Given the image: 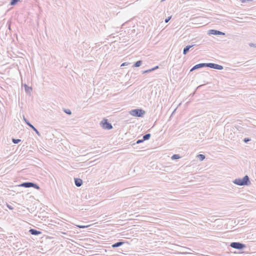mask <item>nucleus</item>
<instances>
[{
	"mask_svg": "<svg viewBox=\"0 0 256 256\" xmlns=\"http://www.w3.org/2000/svg\"><path fill=\"white\" fill-rule=\"evenodd\" d=\"M142 64V60H138V61L134 63V64L133 66H134V67H138V66H140Z\"/></svg>",
	"mask_w": 256,
	"mask_h": 256,
	"instance_id": "dca6fc26",
	"label": "nucleus"
},
{
	"mask_svg": "<svg viewBox=\"0 0 256 256\" xmlns=\"http://www.w3.org/2000/svg\"><path fill=\"white\" fill-rule=\"evenodd\" d=\"M171 18H172V16H169L168 18H166L164 20L165 22L166 23L170 21V20Z\"/></svg>",
	"mask_w": 256,
	"mask_h": 256,
	"instance_id": "bb28decb",
	"label": "nucleus"
},
{
	"mask_svg": "<svg viewBox=\"0 0 256 256\" xmlns=\"http://www.w3.org/2000/svg\"><path fill=\"white\" fill-rule=\"evenodd\" d=\"M20 0H12L10 4L12 6L16 5Z\"/></svg>",
	"mask_w": 256,
	"mask_h": 256,
	"instance_id": "aec40b11",
	"label": "nucleus"
},
{
	"mask_svg": "<svg viewBox=\"0 0 256 256\" xmlns=\"http://www.w3.org/2000/svg\"><path fill=\"white\" fill-rule=\"evenodd\" d=\"M250 138H246L244 139V142L246 143L248 142H250Z\"/></svg>",
	"mask_w": 256,
	"mask_h": 256,
	"instance_id": "b1692460",
	"label": "nucleus"
},
{
	"mask_svg": "<svg viewBox=\"0 0 256 256\" xmlns=\"http://www.w3.org/2000/svg\"><path fill=\"white\" fill-rule=\"evenodd\" d=\"M29 232L31 234L34 236H38L42 233L40 231L34 228L30 229Z\"/></svg>",
	"mask_w": 256,
	"mask_h": 256,
	"instance_id": "1a4fd4ad",
	"label": "nucleus"
},
{
	"mask_svg": "<svg viewBox=\"0 0 256 256\" xmlns=\"http://www.w3.org/2000/svg\"><path fill=\"white\" fill-rule=\"evenodd\" d=\"M77 226L79 228H88V226H82V225H78Z\"/></svg>",
	"mask_w": 256,
	"mask_h": 256,
	"instance_id": "393cba45",
	"label": "nucleus"
},
{
	"mask_svg": "<svg viewBox=\"0 0 256 256\" xmlns=\"http://www.w3.org/2000/svg\"><path fill=\"white\" fill-rule=\"evenodd\" d=\"M100 126L105 130H110L112 128V124L110 123L107 119L104 118L100 123Z\"/></svg>",
	"mask_w": 256,
	"mask_h": 256,
	"instance_id": "7ed1b4c3",
	"label": "nucleus"
},
{
	"mask_svg": "<svg viewBox=\"0 0 256 256\" xmlns=\"http://www.w3.org/2000/svg\"><path fill=\"white\" fill-rule=\"evenodd\" d=\"M22 85L24 87L25 91L27 94H30L31 93L32 91V88L31 86H28L26 84H23L22 82Z\"/></svg>",
	"mask_w": 256,
	"mask_h": 256,
	"instance_id": "6e6552de",
	"label": "nucleus"
},
{
	"mask_svg": "<svg viewBox=\"0 0 256 256\" xmlns=\"http://www.w3.org/2000/svg\"><path fill=\"white\" fill-rule=\"evenodd\" d=\"M144 141V140H143V139H142V140H138L136 141V144H140V143Z\"/></svg>",
	"mask_w": 256,
	"mask_h": 256,
	"instance_id": "c756f323",
	"label": "nucleus"
},
{
	"mask_svg": "<svg viewBox=\"0 0 256 256\" xmlns=\"http://www.w3.org/2000/svg\"><path fill=\"white\" fill-rule=\"evenodd\" d=\"M23 118H24V121L25 122L26 124L28 126V123H30L29 122V121L28 120H26V118L24 117V116H23Z\"/></svg>",
	"mask_w": 256,
	"mask_h": 256,
	"instance_id": "cd10ccee",
	"label": "nucleus"
},
{
	"mask_svg": "<svg viewBox=\"0 0 256 256\" xmlns=\"http://www.w3.org/2000/svg\"><path fill=\"white\" fill-rule=\"evenodd\" d=\"M242 3H246L247 2L251 1L252 0H240Z\"/></svg>",
	"mask_w": 256,
	"mask_h": 256,
	"instance_id": "7c9ffc66",
	"label": "nucleus"
},
{
	"mask_svg": "<svg viewBox=\"0 0 256 256\" xmlns=\"http://www.w3.org/2000/svg\"><path fill=\"white\" fill-rule=\"evenodd\" d=\"M130 64V63H129V62H125L122 63L121 64L120 66H128Z\"/></svg>",
	"mask_w": 256,
	"mask_h": 256,
	"instance_id": "a878e982",
	"label": "nucleus"
},
{
	"mask_svg": "<svg viewBox=\"0 0 256 256\" xmlns=\"http://www.w3.org/2000/svg\"><path fill=\"white\" fill-rule=\"evenodd\" d=\"M124 243V242H116V243L114 244H112V248H118V247L122 246Z\"/></svg>",
	"mask_w": 256,
	"mask_h": 256,
	"instance_id": "ddd939ff",
	"label": "nucleus"
},
{
	"mask_svg": "<svg viewBox=\"0 0 256 256\" xmlns=\"http://www.w3.org/2000/svg\"><path fill=\"white\" fill-rule=\"evenodd\" d=\"M172 160H177L180 158V156L178 154H174L172 156Z\"/></svg>",
	"mask_w": 256,
	"mask_h": 256,
	"instance_id": "6ab92c4d",
	"label": "nucleus"
},
{
	"mask_svg": "<svg viewBox=\"0 0 256 256\" xmlns=\"http://www.w3.org/2000/svg\"><path fill=\"white\" fill-rule=\"evenodd\" d=\"M210 34H213V35H224L225 34L222 32L215 30H210L208 31V32Z\"/></svg>",
	"mask_w": 256,
	"mask_h": 256,
	"instance_id": "423d86ee",
	"label": "nucleus"
},
{
	"mask_svg": "<svg viewBox=\"0 0 256 256\" xmlns=\"http://www.w3.org/2000/svg\"><path fill=\"white\" fill-rule=\"evenodd\" d=\"M204 84H201V85L199 86L197 88H200V86H204Z\"/></svg>",
	"mask_w": 256,
	"mask_h": 256,
	"instance_id": "2f4dec72",
	"label": "nucleus"
},
{
	"mask_svg": "<svg viewBox=\"0 0 256 256\" xmlns=\"http://www.w3.org/2000/svg\"><path fill=\"white\" fill-rule=\"evenodd\" d=\"M176 110V108L174 109V111L173 112V113Z\"/></svg>",
	"mask_w": 256,
	"mask_h": 256,
	"instance_id": "473e14b6",
	"label": "nucleus"
},
{
	"mask_svg": "<svg viewBox=\"0 0 256 256\" xmlns=\"http://www.w3.org/2000/svg\"><path fill=\"white\" fill-rule=\"evenodd\" d=\"M130 114L136 117H142L145 114V111L142 109H134L130 111Z\"/></svg>",
	"mask_w": 256,
	"mask_h": 256,
	"instance_id": "f03ea898",
	"label": "nucleus"
},
{
	"mask_svg": "<svg viewBox=\"0 0 256 256\" xmlns=\"http://www.w3.org/2000/svg\"><path fill=\"white\" fill-rule=\"evenodd\" d=\"M151 134H146L143 136V140H146L150 138Z\"/></svg>",
	"mask_w": 256,
	"mask_h": 256,
	"instance_id": "2eb2a0df",
	"label": "nucleus"
},
{
	"mask_svg": "<svg viewBox=\"0 0 256 256\" xmlns=\"http://www.w3.org/2000/svg\"><path fill=\"white\" fill-rule=\"evenodd\" d=\"M64 112L68 114H71L72 112L70 109H64Z\"/></svg>",
	"mask_w": 256,
	"mask_h": 256,
	"instance_id": "5701e85b",
	"label": "nucleus"
},
{
	"mask_svg": "<svg viewBox=\"0 0 256 256\" xmlns=\"http://www.w3.org/2000/svg\"><path fill=\"white\" fill-rule=\"evenodd\" d=\"M194 46V45H188V46H186L184 48L183 54L184 55L186 54L189 51L190 49Z\"/></svg>",
	"mask_w": 256,
	"mask_h": 256,
	"instance_id": "f8f14e48",
	"label": "nucleus"
},
{
	"mask_svg": "<svg viewBox=\"0 0 256 256\" xmlns=\"http://www.w3.org/2000/svg\"><path fill=\"white\" fill-rule=\"evenodd\" d=\"M32 187H33L37 190L40 189V186L36 183L32 182Z\"/></svg>",
	"mask_w": 256,
	"mask_h": 256,
	"instance_id": "412c9836",
	"label": "nucleus"
},
{
	"mask_svg": "<svg viewBox=\"0 0 256 256\" xmlns=\"http://www.w3.org/2000/svg\"><path fill=\"white\" fill-rule=\"evenodd\" d=\"M158 68V66H155V67H154V68H150V69H149L148 70L144 71L143 72V73H148V72H152V70H156V69H157Z\"/></svg>",
	"mask_w": 256,
	"mask_h": 256,
	"instance_id": "f3484780",
	"label": "nucleus"
},
{
	"mask_svg": "<svg viewBox=\"0 0 256 256\" xmlns=\"http://www.w3.org/2000/svg\"><path fill=\"white\" fill-rule=\"evenodd\" d=\"M230 246L232 248L239 250H243L246 247V246L244 244L240 243V242H231Z\"/></svg>",
	"mask_w": 256,
	"mask_h": 256,
	"instance_id": "20e7f679",
	"label": "nucleus"
},
{
	"mask_svg": "<svg viewBox=\"0 0 256 256\" xmlns=\"http://www.w3.org/2000/svg\"><path fill=\"white\" fill-rule=\"evenodd\" d=\"M28 126H30L32 130H33L38 136H40V132L32 124L30 123H28Z\"/></svg>",
	"mask_w": 256,
	"mask_h": 256,
	"instance_id": "4468645a",
	"label": "nucleus"
},
{
	"mask_svg": "<svg viewBox=\"0 0 256 256\" xmlns=\"http://www.w3.org/2000/svg\"><path fill=\"white\" fill-rule=\"evenodd\" d=\"M185 254H188V252H184Z\"/></svg>",
	"mask_w": 256,
	"mask_h": 256,
	"instance_id": "72a5a7b5",
	"label": "nucleus"
},
{
	"mask_svg": "<svg viewBox=\"0 0 256 256\" xmlns=\"http://www.w3.org/2000/svg\"><path fill=\"white\" fill-rule=\"evenodd\" d=\"M206 63H201V64H197L195 65L194 66H193L190 71L192 72L194 70H197V69H198L200 68L206 67Z\"/></svg>",
	"mask_w": 256,
	"mask_h": 256,
	"instance_id": "0eeeda50",
	"label": "nucleus"
},
{
	"mask_svg": "<svg viewBox=\"0 0 256 256\" xmlns=\"http://www.w3.org/2000/svg\"><path fill=\"white\" fill-rule=\"evenodd\" d=\"M198 158H199V160L200 161L203 160L205 158V156L202 154H199L197 156Z\"/></svg>",
	"mask_w": 256,
	"mask_h": 256,
	"instance_id": "a211bd4d",
	"label": "nucleus"
},
{
	"mask_svg": "<svg viewBox=\"0 0 256 256\" xmlns=\"http://www.w3.org/2000/svg\"><path fill=\"white\" fill-rule=\"evenodd\" d=\"M20 140H20V139H15V138H12V142L14 144H18V142H20Z\"/></svg>",
	"mask_w": 256,
	"mask_h": 256,
	"instance_id": "4be33fe9",
	"label": "nucleus"
},
{
	"mask_svg": "<svg viewBox=\"0 0 256 256\" xmlns=\"http://www.w3.org/2000/svg\"><path fill=\"white\" fill-rule=\"evenodd\" d=\"M206 67H208L214 69L222 70L224 68L222 66L214 63H206Z\"/></svg>",
	"mask_w": 256,
	"mask_h": 256,
	"instance_id": "39448f33",
	"label": "nucleus"
},
{
	"mask_svg": "<svg viewBox=\"0 0 256 256\" xmlns=\"http://www.w3.org/2000/svg\"><path fill=\"white\" fill-rule=\"evenodd\" d=\"M6 206L7 207L10 209V210H14V208L10 206V204H6Z\"/></svg>",
	"mask_w": 256,
	"mask_h": 256,
	"instance_id": "c85d7f7f",
	"label": "nucleus"
},
{
	"mask_svg": "<svg viewBox=\"0 0 256 256\" xmlns=\"http://www.w3.org/2000/svg\"><path fill=\"white\" fill-rule=\"evenodd\" d=\"M32 182H24L21 184L20 185V186L24 187V188H32Z\"/></svg>",
	"mask_w": 256,
	"mask_h": 256,
	"instance_id": "9b49d317",
	"label": "nucleus"
},
{
	"mask_svg": "<svg viewBox=\"0 0 256 256\" xmlns=\"http://www.w3.org/2000/svg\"><path fill=\"white\" fill-rule=\"evenodd\" d=\"M74 184L76 186H80L82 184V180L79 178H74Z\"/></svg>",
	"mask_w": 256,
	"mask_h": 256,
	"instance_id": "9d476101",
	"label": "nucleus"
},
{
	"mask_svg": "<svg viewBox=\"0 0 256 256\" xmlns=\"http://www.w3.org/2000/svg\"><path fill=\"white\" fill-rule=\"evenodd\" d=\"M233 182L238 186H248L250 184V182L249 177L246 175L242 178H236Z\"/></svg>",
	"mask_w": 256,
	"mask_h": 256,
	"instance_id": "f257e3e1",
	"label": "nucleus"
}]
</instances>
